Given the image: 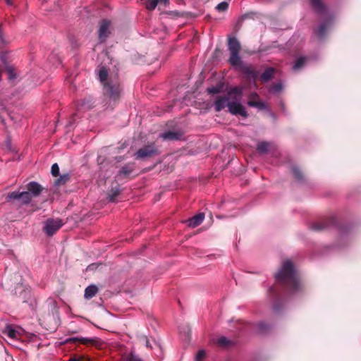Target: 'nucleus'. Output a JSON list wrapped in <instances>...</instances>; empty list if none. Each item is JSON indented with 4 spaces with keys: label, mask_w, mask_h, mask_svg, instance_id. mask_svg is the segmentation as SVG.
I'll return each instance as SVG.
<instances>
[{
    "label": "nucleus",
    "mask_w": 361,
    "mask_h": 361,
    "mask_svg": "<svg viewBox=\"0 0 361 361\" xmlns=\"http://www.w3.org/2000/svg\"><path fill=\"white\" fill-rule=\"evenodd\" d=\"M97 266L96 264H91L87 267V271H91L97 269Z\"/></svg>",
    "instance_id": "nucleus-41"
},
{
    "label": "nucleus",
    "mask_w": 361,
    "mask_h": 361,
    "mask_svg": "<svg viewBox=\"0 0 361 361\" xmlns=\"http://www.w3.org/2000/svg\"><path fill=\"white\" fill-rule=\"evenodd\" d=\"M134 163L126 164L118 171L117 176L119 178H127L134 171Z\"/></svg>",
    "instance_id": "nucleus-11"
},
{
    "label": "nucleus",
    "mask_w": 361,
    "mask_h": 361,
    "mask_svg": "<svg viewBox=\"0 0 361 361\" xmlns=\"http://www.w3.org/2000/svg\"><path fill=\"white\" fill-rule=\"evenodd\" d=\"M255 97H257V94H255H255H251V98H252V99H254V98H255Z\"/></svg>",
    "instance_id": "nucleus-44"
},
{
    "label": "nucleus",
    "mask_w": 361,
    "mask_h": 361,
    "mask_svg": "<svg viewBox=\"0 0 361 361\" xmlns=\"http://www.w3.org/2000/svg\"><path fill=\"white\" fill-rule=\"evenodd\" d=\"M92 106L93 102L92 99L84 100L80 104H78V107L84 109H90Z\"/></svg>",
    "instance_id": "nucleus-24"
},
{
    "label": "nucleus",
    "mask_w": 361,
    "mask_h": 361,
    "mask_svg": "<svg viewBox=\"0 0 361 361\" xmlns=\"http://www.w3.org/2000/svg\"><path fill=\"white\" fill-rule=\"evenodd\" d=\"M240 90L238 87H234L231 91L228 92V94L216 97L214 104L216 111L219 112L226 106L228 107L232 94H236L240 96Z\"/></svg>",
    "instance_id": "nucleus-4"
},
{
    "label": "nucleus",
    "mask_w": 361,
    "mask_h": 361,
    "mask_svg": "<svg viewBox=\"0 0 361 361\" xmlns=\"http://www.w3.org/2000/svg\"><path fill=\"white\" fill-rule=\"evenodd\" d=\"M228 4L226 1L221 2L216 6V9L219 11L223 12L228 9Z\"/></svg>",
    "instance_id": "nucleus-28"
},
{
    "label": "nucleus",
    "mask_w": 361,
    "mask_h": 361,
    "mask_svg": "<svg viewBox=\"0 0 361 361\" xmlns=\"http://www.w3.org/2000/svg\"><path fill=\"white\" fill-rule=\"evenodd\" d=\"M313 9L318 13H324L325 7L321 0H310Z\"/></svg>",
    "instance_id": "nucleus-20"
},
{
    "label": "nucleus",
    "mask_w": 361,
    "mask_h": 361,
    "mask_svg": "<svg viewBox=\"0 0 361 361\" xmlns=\"http://www.w3.org/2000/svg\"><path fill=\"white\" fill-rule=\"evenodd\" d=\"M110 25L111 22L107 20H103L101 22L99 29V39L101 42H103L106 40V39L109 37L110 34Z\"/></svg>",
    "instance_id": "nucleus-9"
},
{
    "label": "nucleus",
    "mask_w": 361,
    "mask_h": 361,
    "mask_svg": "<svg viewBox=\"0 0 361 361\" xmlns=\"http://www.w3.org/2000/svg\"><path fill=\"white\" fill-rule=\"evenodd\" d=\"M63 223L60 219H48L44 222L43 230L49 235H53L62 226Z\"/></svg>",
    "instance_id": "nucleus-5"
},
{
    "label": "nucleus",
    "mask_w": 361,
    "mask_h": 361,
    "mask_svg": "<svg viewBox=\"0 0 361 361\" xmlns=\"http://www.w3.org/2000/svg\"><path fill=\"white\" fill-rule=\"evenodd\" d=\"M204 219V213H199L197 215H195L192 218L189 219L186 221V224L189 227L195 228L199 225H200Z\"/></svg>",
    "instance_id": "nucleus-12"
},
{
    "label": "nucleus",
    "mask_w": 361,
    "mask_h": 361,
    "mask_svg": "<svg viewBox=\"0 0 361 361\" xmlns=\"http://www.w3.org/2000/svg\"><path fill=\"white\" fill-rule=\"evenodd\" d=\"M98 78L104 87V93L114 101L119 99L121 87L117 80H114L112 78H108V71L105 67H102L98 72Z\"/></svg>",
    "instance_id": "nucleus-2"
},
{
    "label": "nucleus",
    "mask_w": 361,
    "mask_h": 361,
    "mask_svg": "<svg viewBox=\"0 0 361 361\" xmlns=\"http://www.w3.org/2000/svg\"><path fill=\"white\" fill-rule=\"evenodd\" d=\"M205 355L206 352L204 350H200L195 356V361H202Z\"/></svg>",
    "instance_id": "nucleus-32"
},
{
    "label": "nucleus",
    "mask_w": 361,
    "mask_h": 361,
    "mask_svg": "<svg viewBox=\"0 0 361 361\" xmlns=\"http://www.w3.org/2000/svg\"><path fill=\"white\" fill-rule=\"evenodd\" d=\"M229 341L224 336L218 338L217 343L221 346H226L228 344Z\"/></svg>",
    "instance_id": "nucleus-33"
},
{
    "label": "nucleus",
    "mask_w": 361,
    "mask_h": 361,
    "mask_svg": "<svg viewBox=\"0 0 361 361\" xmlns=\"http://www.w3.org/2000/svg\"><path fill=\"white\" fill-rule=\"evenodd\" d=\"M159 136L166 140H178L181 139L182 133L179 131H167L161 133Z\"/></svg>",
    "instance_id": "nucleus-13"
},
{
    "label": "nucleus",
    "mask_w": 361,
    "mask_h": 361,
    "mask_svg": "<svg viewBox=\"0 0 361 361\" xmlns=\"http://www.w3.org/2000/svg\"><path fill=\"white\" fill-rule=\"evenodd\" d=\"M207 92L209 94H216L219 92V90L217 87H209L207 89Z\"/></svg>",
    "instance_id": "nucleus-36"
},
{
    "label": "nucleus",
    "mask_w": 361,
    "mask_h": 361,
    "mask_svg": "<svg viewBox=\"0 0 361 361\" xmlns=\"http://www.w3.org/2000/svg\"><path fill=\"white\" fill-rule=\"evenodd\" d=\"M76 341H80L81 343H82L84 345H87V344H94L97 342V340L95 338H85V337H80V338L73 337V338H68L66 340V343H68V342L75 343Z\"/></svg>",
    "instance_id": "nucleus-16"
},
{
    "label": "nucleus",
    "mask_w": 361,
    "mask_h": 361,
    "mask_svg": "<svg viewBox=\"0 0 361 361\" xmlns=\"http://www.w3.org/2000/svg\"><path fill=\"white\" fill-rule=\"evenodd\" d=\"M0 60H1V61L4 63H6V54L4 53H1L0 54ZM6 64H5L6 66Z\"/></svg>",
    "instance_id": "nucleus-39"
},
{
    "label": "nucleus",
    "mask_w": 361,
    "mask_h": 361,
    "mask_svg": "<svg viewBox=\"0 0 361 361\" xmlns=\"http://www.w3.org/2000/svg\"><path fill=\"white\" fill-rule=\"evenodd\" d=\"M276 279L292 292H296L300 288V282L290 260H286L283 263L281 269L276 274Z\"/></svg>",
    "instance_id": "nucleus-1"
},
{
    "label": "nucleus",
    "mask_w": 361,
    "mask_h": 361,
    "mask_svg": "<svg viewBox=\"0 0 361 361\" xmlns=\"http://www.w3.org/2000/svg\"><path fill=\"white\" fill-rule=\"evenodd\" d=\"M97 292L98 288L95 285H90L85 288L84 296L86 299H91Z\"/></svg>",
    "instance_id": "nucleus-19"
},
{
    "label": "nucleus",
    "mask_w": 361,
    "mask_h": 361,
    "mask_svg": "<svg viewBox=\"0 0 361 361\" xmlns=\"http://www.w3.org/2000/svg\"><path fill=\"white\" fill-rule=\"evenodd\" d=\"M258 326H259V329L261 331H265L267 326H266V324L263 322H261L258 324Z\"/></svg>",
    "instance_id": "nucleus-40"
},
{
    "label": "nucleus",
    "mask_w": 361,
    "mask_h": 361,
    "mask_svg": "<svg viewBox=\"0 0 361 361\" xmlns=\"http://www.w3.org/2000/svg\"><path fill=\"white\" fill-rule=\"evenodd\" d=\"M282 90V85L281 83L274 84L271 87V91L273 92H279Z\"/></svg>",
    "instance_id": "nucleus-34"
},
{
    "label": "nucleus",
    "mask_w": 361,
    "mask_h": 361,
    "mask_svg": "<svg viewBox=\"0 0 361 361\" xmlns=\"http://www.w3.org/2000/svg\"><path fill=\"white\" fill-rule=\"evenodd\" d=\"M8 200H20L23 204H29L32 198V195L28 192H17L14 191L9 193L7 196Z\"/></svg>",
    "instance_id": "nucleus-7"
},
{
    "label": "nucleus",
    "mask_w": 361,
    "mask_h": 361,
    "mask_svg": "<svg viewBox=\"0 0 361 361\" xmlns=\"http://www.w3.org/2000/svg\"><path fill=\"white\" fill-rule=\"evenodd\" d=\"M5 72L8 75V79L9 80H14L17 78L18 73L15 67L9 65L5 66Z\"/></svg>",
    "instance_id": "nucleus-18"
},
{
    "label": "nucleus",
    "mask_w": 361,
    "mask_h": 361,
    "mask_svg": "<svg viewBox=\"0 0 361 361\" xmlns=\"http://www.w3.org/2000/svg\"><path fill=\"white\" fill-rule=\"evenodd\" d=\"M274 72L275 69L274 68L269 67L264 71V73L260 75L259 78L262 82H267L273 78Z\"/></svg>",
    "instance_id": "nucleus-17"
},
{
    "label": "nucleus",
    "mask_w": 361,
    "mask_h": 361,
    "mask_svg": "<svg viewBox=\"0 0 361 361\" xmlns=\"http://www.w3.org/2000/svg\"><path fill=\"white\" fill-rule=\"evenodd\" d=\"M325 227L326 224L324 223H316L311 226V228L314 231H321L324 229Z\"/></svg>",
    "instance_id": "nucleus-30"
},
{
    "label": "nucleus",
    "mask_w": 361,
    "mask_h": 361,
    "mask_svg": "<svg viewBox=\"0 0 361 361\" xmlns=\"http://www.w3.org/2000/svg\"><path fill=\"white\" fill-rule=\"evenodd\" d=\"M6 3L9 5V6H12L13 5V1L12 0H5Z\"/></svg>",
    "instance_id": "nucleus-43"
},
{
    "label": "nucleus",
    "mask_w": 361,
    "mask_h": 361,
    "mask_svg": "<svg viewBox=\"0 0 361 361\" xmlns=\"http://www.w3.org/2000/svg\"><path fill=\"white\" fill-rule=\"evenodd\" d=\"M27 189L32 196H38L42 190V187L38 183L32 181L27 184Z\"/></svg>",
    "instance_id": "nucleus-15"
},
{
    "label": "nucleus",
    "mask_w": 361,
    "mask_h": 361,
    "mask_svg": "<svg viewBox=\"0 0 361 361\" xmlns=\"http://www.w3.org/2000/svg\"><path fill=\"white\" fill-rule=\"evenodd\" d=\"M158 4H163L164 5H166L169 4V0H157Z\"/></svg>",
    "instance_id": "nucleus-42"
},
{
    "label": "nucleus",
    "mask_w": 361,
    "mask_h": 361,
    "mask_svg": "<svg viewBox=\"0 0 361 361\" xmlns=\"http://www.w3.org/2000/svg\"><path fill=\"white\" fill-rule=\"evenodd\" d=\"M307 59L305 57H300L298 58L295 62V64L293 66V70L297 71L302 68L304 64L305 63Z\"/></svg>",
    "instance_id": "nucleus-23"
},
{
    "label": "nucleus",
    "mask_w": 361,
    "mask_h": 361,
    "mask_svg": "<svg viewBox=\"0 0 361 361\" xmlns=\"http://www.w3.org/2000/svg\"><path fill=\"white\" fill-rule=\"evenodd\" d=\"M247 105L252 107L257 108L258 109H265L267 108L265 104L262 101H249Z\"/></svg>",
    "instance_id": "nucleus-22"
},
{
    "label": "nucleus",
    "mask_w": 361,
    "mask_h": 361,
    "mask_svg": "<svg viewBox=\"0 0 361 361\" xmlns=\"http://www.w3.org/2000/svg\"><path fill=\"white\" fill-rule=\"evenodd\" d=\"M327 25H328V23H324L322 24H321L319 25V27L317 28V34L319 36V37H323L324 33H325V31H326V29L327 27Z\"/></svg>",
    "instance_id": "nucleus-27"
},
{
    "label": "nucleus",
    "mask_w": 361,
    "mask_h": 361,
    "mask_svg": "<svg viewBox=\"0 0 361 361\" xmlns=\"http://www.w3.org/2000/svg\"><path fill=\"white\" fill-rule=\"evenodd\" d=\"M235 67L239 68L242 72L250 78L255 80L259 77V72L258 71L255 70L251 65L244 64L242 61L240 64Z\"/></svg>",
    "instance_id": "nucleus-10"
},
{
    "label": "nucleus",
    "mask_w": 361,
    "mask_h": 361,
    "mask_svg": "<svg viewBox=\"0 0 361 361\" xmlns=\"http://www.w3.org/2000/svg\"><path fill=\"white\" fill-rule=\"evenodd\" d=\"M128 361H142L138 356L130 354L128 357Z\"/></svg>",
    "instance_id": "nucleus-35"
},
{
    "label": "nucleus",
    "mask_w": 361,
    "mask_h": 361,
    "mask_svg": "<svg viewBox=\"0 0 361 361\" xmlns=\"http://www.w3.org/2000/svg\"><path fill=\"white\" fill-rule=\"evenodd\" d=\"M2 333L11 339L18 338L20 335V332L16 330L12 325H6L3 329Z\"/></svg>",
    "instance_id": "nucleus-14"
},
{
    "label": "nucleus",
    "mask_w": 361,
    "mask_h": 361,
    "mask_svg": "<svg viewBox=\"0 0 361 361\" xmlns=\"http://www.w3.org/2000/svg\"><path fill=\"white\" fill-rule=\"evenodd\" d=\"M270 291H271V292L274 291V288H271Z\"/></svg>",
    "instance_id": "nucleus-45"
},
{
    "label": "nucleus",
    "mask_w": 361,
    "mask_h": 361,
    "mask_svg": "<svg viewBox=\"0 0 361 361\" xmlns=\"http://www.w3.org/2000/svg\"><path fill=\"white\" fill-rule=\"evenodd\" d=\"M269 147V142L263 141L258 143L257 149L261 153L266 154L268 152Z\"/></svg>",
    "instance_id": "nucleus-21"
},
{
    "label": "nucleus",
    "mask_w": 361,
    "mask_h": 361,
    "mask_svg": "<svg viewBox=\"0 0 361 361\" xmlns=\"http://www.w3.org/2000/svg\"><path fill=\"white\" fill-rule=\"evenodd\" d=\"M228 111L233 115H240L243 117L247 116V113L244 106L238 101H231L228 105Z\"/></svg>",
    "instance_id": "nucleus-8"
},
{
    "label": "nucleus",
    "mask_w": 361,
    "mask_h": 361,
    "mask_svg": "<svg viewBox=\"0 0 361 361\" xmlns=\"http://www.w3.org/2000/svg\"><path fill=\"white\" fill-rule=\"evenodd\" d=\"M292 172L295 178L300 180L302 179V174L301 171L297 167L292 168Z\"/></svg>",
    "instance_id": "nucleus-29"
},
{
    "label": "nucleus",
    "mask_w": 361,
    "mask_h": 361,
    "mask_svg": "<svg viewBox=\"0 0 361 361\" xmlns=\"http://www.w3.org/2000/svg\"><path fill=\"white\" fill-rule=\"evenodd\" d=\"M158 154V150L154 144L147 145L142 148H140L135 154L136 159H142L147 157H151L154 155Z\"/></svg>",
    "instance_id": "nucleus-6"
},
{
    "label": "nucleus",
    "mask_w": 361,
    "mask_h": 361,
    "mask_svg": "<svg viewBox=\"0 0 361 361\" xmlns=\"http://www.w3.org/2000/svg\"><path fill=\"white\" fill-rule=\"evenodd\" d=\"M241 45L240 42L235 37H229L228 39V49L230 52L228 61L232 66H238L241 63V59L239 56Z\"/></svg>",
    "instance_id": "nucleus-3"
},
{
    "label": "nucleus",
    "mask_w": 361,
    "mask_h": 361,
    "mask_svg": "<svg viewBox=\"0 0 361 361\" xmlns=\"http://www.w3.org/2000/svg\"><path fill=\"white\" fill-rule=\"evenodd\" d=\"M118 195V190H116V191H115L114 192V194L111 195L109 197V200L110 202H114L115 201V197Z\"/></svg>",
    "instance_id": "nucleus-37"
},
{
    "label": "nucleus",
    "mask_w": 361,
    "mask_h": 361,
    "mask_svg": "<svg viewBox=\"0 0 361 361\" xmlns=\"http://www.w3.org/2000/svg\"><path fill=\"white\" fill-rule=\"evenodd\" d=\"M141 341L145 343V345H146V347H147V348H152V346H151V345H150V344H149V340H148V338H147V336H142V337L141 338Z\"/></svg>",
    "instance_id": "nucleus-38"
},
{
    "label": "nucleus",
    "mask_w": 361,
    "mask_h": 361,
    "mask_svg": "<svg viewBox=\"0 0 361 361\" xmlns=\"http://www.w3.org/2000/svg\"><path fill=\"white\" fill-rule=\"evenodd\" d=\"M51 174L53 176H58L59 174V165L57 164H54L52 166H51Z\"/></svg>",
    "instance_id": "nucleus-31"
},
{
    "label": "nucleus",
    "mask_w": 361,
    "mask_h": 361,
    "mask_svg": "<svg viewBox=\"0 0 361 361\" xmlns=\"http://www.w3.org/2000/svg\"><path fill=\"white\" fill-rule=\"evenodd\" d=\"M70 179L69 174L66 173L62 176H61L56 181L55 184L60 185L65 184L68 180Z\"/></svg>",
    "instance_id": "nucleus-25"
},
{
    "label": "nucleus",
    "mask_w": 361,
    "mask_h": 361,
    "mask_svg": "<svg viewBox=\"0 0 361 361\" xmlns=\"http://www.w3.org/2000/svg\"><path fill=\"white\" fill-rule=\"evenodd\" d=\"M158 5L157 0H147L145 3L146 8L149 11H153Z\"/></svg>",
    "instance_id": "nucleus-26"
}]
</instances>
